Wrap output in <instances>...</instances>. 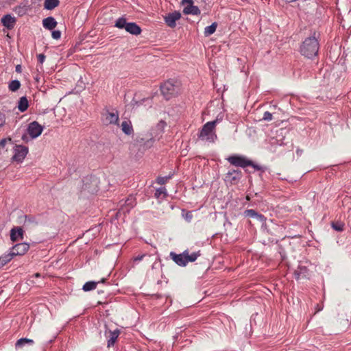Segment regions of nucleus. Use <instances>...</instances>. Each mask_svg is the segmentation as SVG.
<instances>
[{"label":"nucleus","mask_w":351,"mask_h":351,"mask_svg":"<svg viewBox=\"0 0 351 351\" xmlns=\"http://www.w3.org/2000/svg\"><path fill=\"white\" fill-rule=\"evenodd\" d=\"M119 334L120 331L118 329H116L114 331H106V336L108 338V347L112 346L114 344Z\"/></svg>","instance_id":"14"},{"label":"nucleus","mask_w":351,"mask_h":351,"mask_svg":"<svg viewBox=\"0 0 351 351\" xmlns=\"http://www.w3.org/2000/svg\"><path fill=\"white\" fill-rule=\"evenodd\" d=\"M217 123V120H215L205 123L200 130L198 137L202 141L214 143L217 138L215 131Z\"/></svg>","instance_id":"3"},{"label":"nucleus","mask_w":351,"mask_h":351,"mask_svg":"<svg viewBox=\"0 0 351 351\" xmlns=\"http://www.w3.org/2000/svg\"><path fill=\"white\" fill-rule=\"evenodd\" d=\"M43 127L36 121L30 123L27 128V133L32 138L38 137L43 132Z\"/></svg>","instance_id":"9"},{"label":"nucleus","mask_w":351,"mask_h":351,"mask_svg":"<svg viewBox=\"0 0 351 351\" xmlns=\"http://www.w3.org/2000/svg\"><path fill=\"white\" fill-rule=\"evenodd\" d=\"M1 21L3 26L9 29H12L15 25L16 18L10 14H7L2 17Z\"/></svg>","instance_id":"15"},{"label":"nucleus","mask_w":351,"mask_h":351,"mask_svg":"<svg viewBox=\"0 0 351 351\" xmlns=\"http://www.w3.org/2000/svg\"><path fill=\"white\" fill-rule=\"evenodd\" d=\"M18 108L21 112L25 111L28 108V101L25 97H22L19 101Z\"/></svg>","instance_id":"28"},{"label":"nucleus","mask_w":351,"mask_h":351,"mask_svg":"<svg viewBox=\"0 0 351 351\" xmlns=\"http://www.w3.org/2000/svg\"><path fill=\"white\" fill-rule=\"evenodd\" d=\"M244 215H245V217L255 218V219H256L257 220H258L259 221H261L262 223H264L265 221V220H266V218L265 217L264 215H263L262 214L258 213L257 212H256L253 209L246 210L244 212Z\"/></svg>","instance_id":"18"},{"label":"nucleus","mask_w":351,"mask_h":351,"mask_svg":"<svg viewBox=\"0 0 351 351\" xmlns=\"http://www.w3.org/2000/svg\"><path fill=\"white\" fill-rule=\"evenodd\" d=\"M102 119L105 125H119V113L115 110L110 111L108 108H106L102 113Z\"/></svg>","instance_id":"6"},{"label":"nucleus","mask_w":351,"mask_h":351,"mask_svg":"<svg viewBox=\"0 0 351 351\" xmlns=\"http://www.w3.org/2000/svg\"><path fill=\"white\" fill-rule=\"evenodd\" d=\"M21 86V83L19 80H13L9 84V89L12 91H16Z\"/></svg>","instance_id":"31"},{"label":"nucleus","mask_w":351,"mask_h":351,"mask_svg":"<svg viewBox=\"0 0 351 351\" xmlns=\"http://www.w3.org/2000/svg\"><path fill=\"white\" fill-rule=\"evenodd\" d=\"M35 276H36V277H39V276H40V274H39L38 273H36V274H35Z\"/></svg>","instance_id":"48"},{"label":"nucleus","mask_w":351,"mask_h":351,"mask_svg":"<svg viewBox=\"0 0 351 351\" xmlns=\"http://www.w3.org/2000/svg\"><path fill=\"white\" fill-rule=\"evenodd\" d=\"M26 344L32 346L34 344V341L27 338H21L16 341L15 347L16 349H19L23 348Z\"/></svg>","instance_id":"24"},{"label":"nucleus","mask_w":351,"mask_h":351,"mask_svg":"<svg viewBox=\"0 0 351 351\" xmlns=\"http://www.w3.org/2000/svg\"><path fill=\"white\" fill-rule=\"evenodd\" d=\"M97 283L98 282L94 281L87 282L83 285L82 289L84 291H90L94 290L95 289H96Z\"/></svg>","instance_id":"30"},{"label":"nucleus","mask_w":351,"mask_h":351,"mask_svg":"<svg viewBox=\"0 0 351 351\" xmlns=\"http://www.w3.org/2000/svg\"><path fill=\"white\" fill-rule=\"evenodd\" d=\"M308 269L305 266L299 265L297 268V269L294 271L295 277L297 280L300 279V278H304L306 277L308 275Z\"/></svg>","instance_id":"22"},{"label":"nucleus","mask_w":351,"mask_h":351,"mask_svg":"<svg viewBox=\"0 0 351 351\" xmlns=\"http://www.w3.org/2000/svg\"><path fill=\"white\" fill-rule=\"evenodd\" d=\"M160 90L166 99H169L178 94L179 83L173 80H167L161 85Z\"/></svg>","instance_id":"4"},{"label":"nucleus","mask_w":351,"mask_h":351,"mask_svg":"<svg viewBox=\"0 0 351 351\" xmlns=\"http://www.w3.org/2000/svg\"><path fill=\"white\" fill-rule=\"evenodd\" d=\"M181 18V13L178 11H174L173 12H171L167 14L165 16V21L167 25L173 28L176 25V21Z\"/></svg>","instance_id":"12"},{"label":"nucleus","mask_w":351,"mask_h":351,"mask_svg":"<svg viewBox=\"0 0 351 351\" xmlns=\"http://www.w3.org/2000/svg\"><path fill=\"white\" fill-rule=\"evenodd\" d=\"M121 130L126 135H130L134 132L132 123L130 120H124L121 124Z\"/></svg>","instance_id":"20"},{"label":"nucleus","mask_w":351,"mask_h":351,"mask_svg":"<svg viewBox=\"0 0 351 351\" xmlns=\"http://www.w3.org/2000/svg\"><path fill=\"white\" fill-rule=\"evenodd\" d=\"M250 166L252 167L253 168H254L256 170H258V171H263V168L261 167V166H259L258 165H256L254 164L253 162H252V165H250Z\"/></svg>","instance_id":"40"},{"label":"nucleus","mask_w":351,"mask_h":351,"mask_svg":"<svg viewBox=\"0 0 351 351\" xmlns=\"http://www.w3.org/2000/svg\"><path fill=\"white\" fill-rule=\"evenodd\" d=\"M315 34V33H314ZM319 48L318 40L315 36L306 38L300 46V53L308 58H312L317 55Z\"/></svg>","instance_id":"1"},{"label":"nucleus","mask_w":351,"mask_h":351,"mask_svg":"<svg viewBox=\"0 0 351 351\" xmlns=\"http://www.w3.org/2000/svg\"><path fill=\"white\" fill-rule=\"evenodd\" d=\"M182 3H188L189 5H191L193 3V0H182Z\"/></svg>","instance_id":"43"},{"label":"nucleus","mask_w":351,"mask_h":351,"mask_svg":"<svg viewBox=\"0 0 351 351\" xmlns=\"http://www.w3.org/2000/svg\"><path fill=\"white\" fill-rule=\"evenodd\" d=\"M5 123L4 116L0 112V126L3 125Z\"/></svg>","instance_id":"41"},{"label":"nucleus","mask_w":351,"mask_h":351,"mask_svg":"<svg viewBox=\"0 0 351 351\" xmlns=\"http://www.w3.org/2000/svg\"><path fill=\"white\" fill-rule=\"evenodd\" d=\"M227 160L233 166L245 168L252 165V161L244 156L232 155L227 158Z\"/></svg>","instance_id":"7"},{"label":"nucleus","mask_w":351,"mask_h":351,"mask_svg":"<svg viewBox=\"0 0 351 351\" xmlns=\"http://www.w3.org/2000/svg\"><path fill=\"white\" fill-rule=\"evenodd\" d=\"M183 13L184 14L199 15L200 14L201 12L199 8L196 5H193V3L185 7L183 10Z\"/></svg>","instance_id":"23"},{"label":"nucleus","mask_w":351,"mask_h":351,"mask_svg":"<svg viewBox=\"0 0 351 351\" xmlns=\"http://www.w3.org/2000/svg\"><path fill=\"white\" fill-rule=\"evenodd\" d=\"M161 195H166V189L165 187H160L156 191L155 196L158 198Z\"/></svg>","instance_id":"34"},{"label":"nucleus","mask_w":351,"mask_h":351,"mask_svg":"<svg viewBox=\"0 0 351 351\" xmlns=\"http://www.w3.org/2000/svg\"><path fill=\"white\" fill-rule=\"evenodd\" d=\"M45 60V56L44 54L40 53L38 55V60L40 64H43Z\"/></svg>","instance_id":"39"},{"label":"nucleus","mask_w":351,"mask_h":351,"mask_svg":"<svg viewBox=\"0 0 351 351\" xmlns=\"http://www.w3.org/2000/svg\"><path fill=\"white\" fill-rule=\"evenodd\" d=\"M184 254H186V256L187 263L194 262L200 256V252L199 251V252H193L191 254H189L188 251L185 250Z\"/></svg>","instance_id":"29"},{"label":"nucleus","mask_w":351,"mask_h":351,"mask_svg":"<svg viewBox=\"0 0 351 351\" xmlns=\"http://www.w3.org/2000/svg\"><path fill=\"white\" fill-rule=\"evenodd\" d=\"M57 22L52 16H49L43 20V27L49 30L53 29L57 26Z\"/></svg>","instance_id":"19"},{"label":"nucleus","mask_w":351,"mask_h":351,"mask_svg":"<svg viewBox=\"0 0 351 351\" xmlns=\"http://www.w3.org/2000/svg\"><path fill=\"white\" fill-rule=\"evenodd\" d=\"M13 256L10 252L8 254H3L0 256V269L9 263L12 258Z\"/></svg>","instance_id":"25"},{"label":"nucleus","mask_w":351,"mask_h":351,"mask_svg":"<svg viewBox=\"0 0 351 351\" xmlns=\"http://www.w3.org/2000/svg\"><path fill=\"white\" fill-rule=\"evenodd\" d=\"M286 1H288V2H294V1H295L296 0H286Z\"/></svg>","instance_id":"47"},{"label":"nucleus","mask_w":351,"mask_h":351,"mask_svg":"<svg viewBox=\"0 0 351 351\" xmlns=\"http://www.w3.org/2000/svg\"><path fill=\"white\" fill-rule=\"evenodd\" d=\"M115 27L119 29H125L128 32L133 35H138L141 33V27L135 23H128L123 17L119 18Z\"/></svg>","instance_id":"5"},{"label":"nucleus","mask_w":351,"mask_h":351,"mask_svg":"<svg viewBox=\"0 0 351 351\" xmlns=\"http://www.w3.org/2000/svg\"><path fill=\"white\" fill-rule=\"evenodd\" d=\"M52 37L54 39H59L61 36V32L59 30H55L52 32Z\"/></svg>","instance_id":"38"},{"label":"nucleus","mask_w":351,"mask_h":351,"mask_svg":"<svg viewBox=\"0 0 351 351\" xmlns=\"http://www.w3.org/2000/svg\"><path fill=\"white\" fill-rule=\"evenodd\" d=\"M27 138V136H26L25 135H23V136H22V139H23V141H25V138Z\"/></svg>","instance_id":"46"},{"label":"nucleus","mask_w":351,"mask_h":351,"mask_svg":"<svg viewBox=\"0 0 351 351\" xmlns=\"http://www.w3.org/2000/svg\"><path fill=\"white\" fill-rule=\"evenodd\" d=\"M58 4V0H45L44 2V8L46 10H51L57 7Z\"/></svg>","instance_id":"26"},{"label":"nucleus","mask_w":351,"mask_h":351,"mask_svg":"<svg viewBox=\"0 0 351 351\" xmlns=\"http://www.w3.org/2000/svg\"><path fill=\"white\" fill-rule=\"evenodd\" d=\"M14 155L13 160L17 162H21L28 153V148L23 145H16L13 147Z\"/></svg>","instance_id":"8"},{"label":"nucleus","mask_w":351,"mask_h":351,"mask_svg":"<svg viewBox=\"0 0 351 351\" xmlns=\"http://www.w3.org/2000/svg\"><path fill=\"white\" fill-rule=\"evenodd\" d=\"M332 228L338 232H341L344 229V224L343 223L339 222V221L332 222Z\"/></svg>","instance_id":"32"},{"label":"nucleus","mask_w":351,"mask_h":351,"mask_svg":"<svg viewBox=\"0 0 351 351\" xmlns=\"http://www.w3.org/2000/svg\"><path fill=\"white\" fill-rule=\"evenodd\" d=\"M85 88V83L82 80V77L77 82V86L75 87V92L78 93Z\"/></svg>","instance_id":"33"},{"label":"nucleus","mask_w":351,"mask_h":351,"mask_svg":"<svg viewBox=\"0 0 351 351\" xmlns=\"http://www.w3.org/2000/svg\"><path fill=\"white\" fill-rule=\"evenodd\" d=\"M263 119L265 121H271L272 119V114L269 112H265L263 114Z\"/></svg>","instance_id":"37"},{"label":"nucleus","mask_w":351,"mask_h":351,"mask_svg":"<svg viewBox=\"0 0 351 351\" xmlns=\"http://www.w3.org/2000/svg\"><path fill=\"white\" fill-rule=\"evenodd\" d=\"M171 178V176H165V177H158L157 178V183L160 184V185H163L165 184L167 181Z\"/></svg>","instance_id":"35"},{"label":"nucleus","mask_w":351,"mask_h":351,"mask_svg":"<svg viewBox=\"0 0 351 351\" xmlns=\"http://www.w3.org/2000/svg\"><path fill=\"white\" fill-rule=\"evenodd\" d=\"M166 123L165 121H159V123L156 125L155 128L152 130V132L151 134L152 137L150 138V140H152L160 136L163 132Z\"/></svg>","instance_id":"16"},{"label":"nucleus","mask_w":351,"mask_h":351,"mask_svg":"<svg viewBox=\"0 0 351 351\" xmlns=\"http://www.w3.org/2000/svg\"><path fill=\"white\" fill-rule=\"evenodd\" d=\"M23 230L21 228H12L10 232V239L12 241H16L23 239Z\"/></svg>","instance_id":"21"},{"label":"nucleus","mask_w":351,"mask_h":351,"mask_svg":"<svg viewBox=\"0 0 351 351\" xmlns=\"http://www.w3.org/2000/svg\"><path fill=\"white\" fill-rule=\"evenodd\" d=\"M322 310V307L320 306L319 304H317V306H316V312H319V311H320Z\"/></svg>","instance_id":"44"},{"label":"nucleus","mask_w":351,"mask_h":351,"mask_svg":"<svg viewBox=\"0 0 351 351\" xmlns=\"http://www.w3.org/2000/svg\"><path fill=\"white\" fill-rule=\"evenodd\" d=\"M170 257L179 266L184 267L188 263L184 252L180 254H177L175 252H170Z\"/></svg>","instance_id":"13"},{"label":"nucleus","mask_w":351,"mask_h":351,"mask_svg":"<svg viewBox=\"0 0 351 351\" xmlns=\"http://www.w3.org/2000/svg\"><path fill=\"white\" fill-rule=\"evenodd\" d=\"M217 27V23L216 22L213 23L210 25L207 26L204 29V35L205 36H209L215 33Z\"/></svg>","instance_id":"27"},{"label":"nucleus","mask_w":351,"mask_h":351,"mask_svg":"<svg viewBox=\"0 0 351 351\" xmlns=\"http://www.w3.org/2000/svg\"><path fill=\"white\" fill-rule=\"evenodd\" d=\"M136 205V199L135 197L132 195H130L127 199L125 201L124 205H123L121 208V210H123V213H128L130 210L133 208Z\"/></svg>","instance_id":"17"},{"label":"nucleus","mask_w":351,"mask_h":351,"mask_svg":"<svg viewBox=\"0 0 351 351\" xmlns=\"http://www.w3.org/2000/svg\"><path fill=\"white\" fill-rule=\"evenodd\" d=\"M145 256V254H143V255H141V256H138L134 258V261H141L143 258V257Z\"/></svg>","instance_id":"42"},{"label":"nucleus","mask_w":351,"mask_h":351,"mask_svg":"<svg viewBox=\"0 0 351 351\" xmlns=\"http://www.w3.org/2000/svg\"><path fill=\"white\" fill-rule=\"evenodd\" d=\"M241 176L242 173L240 170L232 169L226 173L225 180L231 184H235L241 178Z\"/></svg>","instance_id":"11"},{"label":"nucleus","mask_w":351,"mask_h":351,"mask_svg":"<svg viewBox=\"0 0 351 351\" xmlns=\"http://www.w3.org/2000/svg\"><path fill=\"white\" fill-rule=\"evenodd\" d=\"M20 69H21V66L20 65L16 66V71H20Z\"/></svg>","instance_id":"45"},{"label":"nucleus","mask_w":351,"mask_h":351,"mask_svg":"<svg viewBox=\"0 0 351 351\" xmlns=\"http://www.w3.org/2000/svg\"><path fill=\"white\" fill-rule=\"evenodd\" d=\"M29 249V245L27 243H21L15 245L10 250V252L13 257L16 256L24 255Z\"/></svg>","instance_id":"10"},{"label":"nucleus","mask_w":351,"mask_h":351,"mask_svg":"<svg viewBox=\"0 0 351 351\" xmlns=\"http://www.w3.org/2000/svg\"><path fill=\"white\" fill-rule=\"evenodd\" d=\"M100 180L98 177L89 175L82 180L81 192L84 195H93L97 193L99 190Z\"/></svg>","instance_id":"2"},{"label":"nucleus","mask_w":351,"mask_h":351,"mask_svg":"<svg viewBox=\"0 0 351 351\" xmlns=\"http://www.w3.org/2000/svg\"><path fill=\"white\" fill-rule=\"evenodd\" d=\"M8 143H11V138H4L0 141V148H3Z\"/></svg>","instance_id":"36"}]
</instances>
